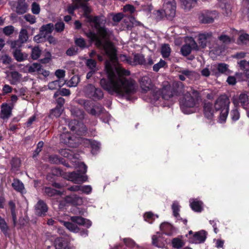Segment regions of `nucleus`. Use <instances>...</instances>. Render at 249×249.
<instances>
[{"mask_svg": "<svg viewBox=\"0 0 249 249\" xmlns=\"http://www.w3.org/2000/svg\"><path fill=\"white\" fill-rule=\"evenodd\" d=\"M105 69L107 79L102 78L100 80L101 87L109 93L115 92L119 95L125 96L128 100L131 96L137 92L135 82L131 78L117 76L109 62H106Z\"/></svg>", "mask_w": 249, "mask_h": 249, "instance_id": "f257e3e1", "label": "nucleus"}, {"mask_svg": "<svg viewBox=\"0 0 249 249\" xmlns=\"http://www.w3.org/2000/svg\"><path fill=\"white\" fill-rule=\"evenodd\" d=\"M107 34L105 37L93 31H89L87 34V36L91 42H95L96 46L103 47L106 54L111 61H116L117 60V50L113 43L109 40L111 33L107 28Z\"/></svg>", "mask_w": 249, "mask_h": 249, "instance_id": "f03ea898", "label": "nucleus"}, {"mask_svg": "<svg viewBox=\"0 0 249 249\" xmlns=\"http://www.w3.org/2000/svg\"><path fill=\"white\" fill-rule=\"evenodd\" d=\"M80 7L84 12L83 15L87 19L88 22L93 23L94 27L96 29L97 34L103 37L107 36V30L106 27V19L103 15L92 16L90 15L91 10L87 3H81Z\"/></svg>", "mask_w": 249, "mask_h": 249, "instance_id": "7ed1b4c3", "label": "nucleus"}, {"mask_svg": "<svg viewBox=\"0 0 249 249\" xmlns=\"http://www.w3.org/2000/svg\"><path fill=\"white\" fill-rule=\"evenodd\" d=\"M193 93L195 97L192 96L190 93L187 92L179 99L180 109L184 113H188V109L195 107L201 99L199 93L197 90H194Z\"/></svg>", "mask_w": 249, "mask_h": 249, "instance_id": "20e7f679", "label": "nucleus"}, {"mask_svg": "<svg viewBox=\"0 0 249 249\" xmlns=\"http://www.w3.org/2000/svg\"><path fill=\"white\" fill-rule=\"evenodd\" d=\"M230 100L225 95H220L215 101L214 107L215 111H220L219 120L221 123L225 122L229 111Z\"/></svg>", "mask_w": 249, "mask_h": 249, "instance_id": "39448f33", "label": "nucleus"}, {"mask_svg": "<svg viewBox=\"0 0 249 249\" xmlns=\"http://www.w3.org/2000/svg\"><path fill=\"white\" fill-rule=\"evenodd\" d=\"M79 168L77 172L67 173L64 178L77 184H80L87 181L88 176L84 175L87 171V165L82 163L79 165Z\"/></svg>", "mask_w": 249, "mask_h": 249, "instance_id": "423d86ee", "label": "nucleus"}, {"mask_svg": "<svg viewBox=\"0 0 249 249\" xmlns=\"http://www.w3.org/2000/svg\"><path fill=\"white\" fill-rule=\"evenodd\" d=\"M149 98L151 101H157L160 100V98L163 99L168 100L173 97L172 93L166 89H163L162 91L157 89L153 88L150 91Z\"/></svg>", "mask_w": 249, "mask_h": 249, "instance_id": "0eeeda50", "label": "nucleus"}, {"mask_svg": "<svg viewBox=\"0 0 249 249\" xmlns=\"http://www.w3.org/2000/svg\"><path fill=\"white\" fill-rule=\"evenodd\" d=\"M68 126L71 130L77 135L85 136L87 133L88 129L86 125L78 120H71Z\"/></svg>", "mask_w": 249, "mask_h": 249, "instance_id": "6e6552de", "label": "nucleus"}, {"mask_svg": "<svg viewBox=\"0 0 249 249\" xmlns=\"http://www.w3.org/2000/svg\"><path fill=\"white\" fill-rule=\"evenodd\" d=\"M165 18L172 20L176 15V3L175 0H167L163 4Z\"/></svg>", "mask_w": 249, "mask_h": 249, "instance_id": "1a4fd4ad", "label": "nucleus"}, {"mask_svg": "<svg viewBox=\"0 0 249 249\" xmlns=\"http://www.w3.org/2000/svg\"><path fill=\"white\" fill-rule=\"evenodd\" d=\"M79 103L83 105L85 109L89 114L92 116H99L100 113H98L95 108L99 107L95 105L93 102L88 100H80Z\"/></svg>", "mask_w": 249, "mask_h": 249, "instance_id": "9d476101", "label": "nucleus"}, {"mask_svg": "<svg viewBox=\"0 0 249 249\" xmlns=\"http://www.w3.org/2000/svg\"><path fill=\"white\" fill-rule=\"evenodd\" d=\"M207 238V232L204 230H201L196 232L191 237H189L190 243H202L205 242Z\"/></svg>", "mask_w": 249, "mask_h": 249, "instance_id": "9b49d317", "label": "nucleus"}, {"mask_svg": "<svg viewBox=\"0 0 249 249\" xmlns=\"http://www.w3.org/2000/svg\"><path fill=\"white\" fill-rule=\"evenodd\" d=\"M35 213L38 216H44L48 210L47 204L42 200H39L35 206Z\"/></svg>", "mask_w": 249, "mask_h": 249, "instance_id": "f8f14e48", "label": "nucleus"}, {"mask_svg": "<svg viewBox=\"0 0 249 249\" xmlns=\"http://www.w3.org/2000/svg\"><path fill=\"white\" fill-rule=\"evenodd\" d=\"M70 220L75 224L79 226H83L87 228H89L92 225V222L90 220L81 216H71Z\"/></svg>", "mask_w": 249, "mask_h": 249, "instance_id": "ddd939ff", "label": "nucleus"}, {"mask_svg": "<svg viewBox=\"0 0 249 249\" xmlns=\"http://www.w3.org/2000/svg\"><path fill=\"white\" fill-rule=\"evenodd\" d=\"M140 84L142 92H146L155 88L154 85L151 82V79L148 76H145L142 77Z\"/></svg>", "mask_w": 249, "mask_h": 249, "instance_id": "4468645a", "label": "nucleus"}, {"mask_svg": "<svg viewBox=\"0 0 249 249\" xmlns=\"http://www.w3.org/2000/svg\"><path fill=\"white\" fill-rule=\"evenodd\" d=\"M152 243L155 247L163 248L166 244L167 242L163 237L162 233L157 232L156 234L152 236Z\"/></svg>", "mask_w": 249, "mask_h": 249, "instance_id": "2eb2a0df", "label": "nucleus"}, {"mask_svg": "<svg viewBox=\"0 0 249 249\" xmlns=\"http://www.w3.org/2000/svg\"><path fill=\"white\" fill-rule=\"evenodd\" d=\"M46 178L48 181L47 184L48 185L58 189H60L63 187L61 183L57 182L58 178L49 173L47 174Z\"/></svg>", "mask_w": 249, "mask_h": 249, "instance_id": "dca6fc26", "label": "nucleus"}, {"mask_svg": "<svg viewBox=\"0 0 249 249\" xmlns=\"http://www.w3.org/2000/svg\"><path fill=\"white\" fill-rule=\"evenodd\" d=\"M214 110L213 105L210 102L204 103L203 105V113L204 116L208 120H212L213 117Z\"/></svg>", "mask_w": 249, "mask_h": 249, "instance_id": "f3484780", "label": "nucleus"}, {"mask_svg": "<svg viewBox=\"0 0 249 249\" xmlns=\"http://www.w3.org/2000/svg\"><path fill=\"white\" fill-rule=\"evenodd\" d=\"M12 187L17 192L23 195L26 193L24 185L19 179L15 178L12 183Z\"/></svg>", "mask_w": 249, "mask_h": 249, "instance_id": "a211bd4d", "label": "nucleus"}, {"mask_svg": "<svg viewBox=\"0 0 249 249\" xmlns=\"http://www.w3.org/2000/svg\"><path fill=\"white\" fill-rule=\"evenodd\" d=\"M212 36V34L205 33L200 34L198 36V43L199 45L202 48H204L207 46V43L210 40Z\"/></svg>", "mask_w": 249, "mask_h": 249, "instance_id": "6ab92c4d", "label": "nucleus"}, {"mask_svg": "<svg viewBox=\"0 0 249 249\" xmlns=\"http://www.w3.org/2000/svg\"><path fill=\"white\" fill-rule=\"evenodd\" d=\"M160 229L165 234L171 235L175 231L174 227L168 222H163L160 225Z\"/></svg>", "mask_w": 249, "mask_h": 249, "instance_id": "aec40b11", "label": "nucleus"}, {"mask_svg": "<svg viewBox=\"0 0 249 249\" xmlns=\"http://www.w3.org/2000/svg\"><path fill=\"white\" fill-rule=\"evenodd\" d=\"M53 244L55 249H69L67 242L65 239L62 237L56 238L54 241Z\"/></svg>", "mask_w": 249, "mask_h": 249, "instance_id": "412c9836", "label": "nucleus"}, {"mask_svg": "<svg viewBox=\"0 0 249 249\" xmlns=\"http://www.w3.org/2000/svg\"><path fill=\"white\" fill-rule=\"evenodd\" d=\"M55 188H52V186L44 187V193L46 196L49 197H53L56 196H60L62 194L60 191L57 190Z\"/></svg>", "mask_w": 249, "mask_h": 249, "instance_id": "4be33fe9", "label": "nucleus"}, {"mask_svg": "<svg viewBox=\"0 0 249 249\" xmlns=\"http://www.w3.org/2000/svg\"><path fill=\"white\" fill-rule=\"evenodd\" d=\"M0 230L5 237H9L10 229L4 218L0 216Z\"/></svg>", "mask_w": 249, "mask_h": 249, "instance_id": "5701e85b", "label": "nucleus"}, {"mask_svg": "<svg viewBox=\"0 0 249 249\" xmlns=\"http://www.w3.org/2000/svg\"><path fill=\"white\" fill-rule=\"evenodd\" d=\"M182 7L187 11L190 10L197 5L196 0H180Z\"/></svg>", "mask_w": 249, "mask_h": 249, "instance_id": "b1692460", "label": "nucleus"}, {"mask_svg": "<svg viewBox=\"0 0 249 249\" xmlns=\"http://www.w3.org/2000/svg\"><path fill=\"white\" fill-rule=\"evenodd\" d=\"M28 5L25 0H18L17 6V12L19 14H23L26 12Z\"/></svg>", "mask_w": 249, "mask_h": 249, "instance_id": "393cba45", "label": "nucleus"}, {"mask_svg": "<svg viewBox=\"0 0 249 249\" xmlns=\"http://www.w3.org/2000/svg\"><path fill=\"white\" fill-rule=\"evenodd\" d=\"M60 140L61 142L68 145L69 146L73 147V140L70 134H63L60 135Z\"/></svg>", "mask_w": 249, "mask_h": 249, "instance_id": "a878e982", "label": "nucleus"}, {"mask_svg": "<svg viewBox=\"0 0 249 249\" xmlns=\"http://www.w3.org/2000/svg\"><path fill=\"white\" fill-rule=\"evenodd\" d=\"M191 209L195 212L200 213L203 209V202L201 201L194 200L190 203Z\"/></svg>", "mask_w": 249, "mask_h": 249, "instance_id": "bb28decb", "label": "nucleus"}, {"mask_svg": "<svg viewBox=\"0 0 249 249\" xmlns=\"http://www.w3.org/2000/svg\"><path fill=\"white\" fill-rule=\"evenodd\" d=\"M8 205L9 206L10 212L11 213V216L13 222V224L14 225H16L17 222V214L16 212V205L13 201L10 200L8 202Z\"/></svg>", "mask_w": 249, "mask_h": 249, "instance_id": "cd10ccee", "label": "nucleus"}, {"mask_svg": "<svg viewBox=\"0 0 249 249\" xmlns=\"http://www.w3.org/2000/svg\"><path fill=\"white\" fill-rule=\"evenodd\" d=\"M238 102L244 108H247L249 104L248 96L246 93H241L239 96Z\"/></svg>", "mask_w": 249, "mask_h": 249, "instance_id": "c85d7f7f", "label": "nucleus"}, {"mask_svg": "<svg viewBox=\"0 0 249 249\" xmlns=\"http://www.w3.org/2000/svg\"><path fill=\"white\" fill-rule=\"evenodd\" d=\"M1 113L3 115L2 118H8L12 111V108L6 103L3 104L1 106Z\"/></svg>", "mask_w": 249, "mask_h": 249, "instance_id": "c756f323", "label": "nucleus"}, {"mask_svg": "<svg viewBox=\"0 0 249 249\" xmlns=\"http://www.w3.org/2000/svg\"><path fill=\"white\" fill-rule=\"evenodd\" d=\"M71 114L72 116L81 119L84 117V111L83 109L77 107H72L71 109Z\"/></svg>", "mask_w": 249, "mask_h": 249, "instance_id": "7c9ffc66", "label": "nucleus"}, {"mask_svg": "<svg viewBox=\"0 0 249 249\" xmlns=\"http://www.w3.org/2000/svg\"><path fill=\"white\" fill-rule=\"evenodd\" d=\"M63 225L70 231L73 232H78L80 228L73 222L69 221H64Z\"/></svg>", "mask_w": 249, "mask_h": 249, "instance_id": "2f4dec72", "label": "nucleus"}, {"mask_svg": "<svg viewBox=\"0 0 249 249\" xmlns=\"http://www.w3.org/2000/svg\"><path fill=\"white\" fill-rule=\"evenodd\" d=\"M13 55L15 59L18 62H22L27 58L28 55L24 56L20 50L16 49L13 52Z\"/></svg>", "mask_w": 249, "mask_h": 249, "instance_id": "473e14b6", "label": "nucleus"}, {"mask_svg": "<svg viewBox=\"0 0 249 249\" xmlns=\"http://www.w3.org/2000/svg\"><path fill=\"white\" fill-rule=\"evenodd\" d=\"M48 34H46L45 32H41V29H39V33L34 37V40L37 43L44 42L46 40Z\"/></svg>", "mask_w": 249, "mask_h": 249, "instance_id": "72a5a7b5", "label": "nucleus"}, {"mask_svg": "<svg viewBox=\"0 0 249 249\" xmlns=\"http://www.w3.org/2000/svg\"><path fill=\"white\" fill-rule=\"evenodd\" d=\"M103 97L104 93L102 90L101 89L95 88L90 99H92L95 101H97L101 100L103 98Z\"/></svg>", "mask_w": 249, "mask_h": 249, "instance_id": "f704fd0d", "label": "nucleus"}, {"mask_svg": "<svg viewBox=\"0 0 249 249\" xmlns=\"http://www.w3.org/2000/svg\"><path fill=\"white\" fill-rule=\"evenodd\" d=\"M42 71H43V69L42 68V66L40 64L38 63H34L28 68V71L30 73L37 71L39 73Z\"/></svg>", "mask_w": 249, "mask_h": 249, "instance_id": "c9c22d12", "label": "nucleus"}, {"mask_svg": "<svg viewBox=\"0 0 249 249\" xmlns=\"http://www.w3.org/2000/svg\"><path fill=\"white\" fill-rule=\"evenodd\" d=\"M133 61L135 64H138L141 65H143V64H145V59L144 55L140 53H136L134 55Z\"/></svg>", "mask_w": 249, "mask_h": 249, "instance_id": "e433bc0d", "label": "nucleus"}, {"mask_svg": "<svg viewBox=\"0 0 249 249\" xmlns=\"http://www.w3.org/2000/svg\"><path fill=\"white\" fill-rule=\"evenodd\" d=\"M42 32H45L46 34H51L54 30V25L52 23H48L45 25H43L40 28Z\"/></svg>", "mask_w": 249, "mask_h": 249, "instance_id": "4c0bfd02", "label": "nucleus"}, {"mask_svg": "<svg viewBox=\"0 0 249 249\" xmlns=\"http://www.w3.org/2000/svg\"><path fill=\"white\" fill-rule=\"evenodd\" d=\"M65 23L61 19L57 21L54 25V30L56 33H61L65 29Z\"/></svg>", "mask_w": 249, "mask_h": 249, "instance_id": "58836bf2", "label": "nucleus"}, {"mask_svg": "<svg viewBox=\"0 0 249 249\" xmlns=\"http://www.w3.org/2000/svg\"><path fill=\"white\" fill-rule=\"evenodd\" d=\"M161 53L163 58H167L169 56L171 53V49L168 44H165L162 46Z\"/></svg>", "mask_w": 249, "mask_h": 249, "instance_id": "ea45409f", "label": "nucleus"}, {"mask_svg": "<svg viewBox=\"0 0 249 249\" xmlns=\"http://www.w3.org/2000/svg\"><path fill=\"white\" fill-rule=\"evenodd\" d=\"M172 244L173 247L177 249H180L184 245L183 241L178 238H173L172 241Z\"/></svg>", "mask_w": 249, "mask_h": 249, "instance_id": "a19ab883", "label": "nucleus"}, {"mask_svg": "<svg viewBox=\"0 0 249 249\" xmlns=\"http://www.w3.org/2000/svg\"><path fill=\"white\" fill-rule=\"evenodd\" d=\"M75 45L81 49H84L87 47L86 42L84 38L82 37L76 38L74 39Z\"/></svg>", "mask_w": 249, "mask_h": 249, "instance_id": "79ce46f5", "label": "nucleus"}, {"mask_svg": "<svg viewBox=\"0 0 249 249\" xmlns=\"http://www.w3.org/2000/svg\"><path fill=\"white\" fill-rule=\"evenodd\" d=\"M41 50L38 47H35L32 49L31 58L33 60H37L41 55Z\"/></svg>", "mask_w": 249, "mask_h": 249, "instance_id": "37998d69", "label": "nucleus"}, {"mask_svg": "<svg viewBox=\"0 0 249 249\" xmlns=\"http://www.w3.org/2000/svg\"><path fill=\"white\" fill-rule=\"evenodd\" d=\"M28 39V32L26 29H22L19 33V39L21 43L26 42Z\"/></svg>", "mask_w": 249, "mask_h": 249, "instance_id": "c03bdc74", "label": "nucleus"}, {"mask_svg": "<svg viewBox=\"0 0 249 249\" xmlns=\"http://www.w3.org/2000/svg\"><path fill=\"white\" fill-rule=\"evenodd\" d=\"M95 89V87L92 84H88L85 89V93L86 96L89 98H91Z\"/></svg>", "mask_w": 249, "mask_h": 249, "instance_id": "a18cd8bd", "label": "nucleus"}, {"mask_svg": "<svg viewBox=\"0 0 249 249\" xmlns=\"http://www.w3.org/2000/svg\"><path fill=\"white\" fill-rule=\"evenodd\" d=\"M61 159V157L57 155H52L49 157V161L51 163L59 164L60 162H62Z\"/></svg>", "mask_w": 249, "mask_h": 249, "instance_id": "49530a36", "label": "nucleus"}, {"mask_svg": "<svg viewBox=\"0 0 249 249\" xmlns=\"http://www.w3.org/2000/svg\"><path fill=\"white\" fill-rule=\"evenodd\" d=\"M86 66L87 67L90 69V70H94L95 71H97L96 69V66H97V62L96 61L93 59H88L86 61Z\"/></svg>", "mask_w": 249, "mask_h": 249, "instance_id": "de8ad7c7", "label": "nucleus"}, {"mask_svg": "<svg viewBox=\"0 0 249 249\" xmlns=\"http://www.w3.org/2000/svg\"><path fill=\"white\" fill-rule=\"evenodd\" d=\"M71 91L69 89L62 88L61 89L57 91L53 95V97L56 98L59 95L62 96H68L70 95Z\"/></svg>", "mask_w": 249, "mask_h": 249, "instance_id": "09e8293b", "label": "nucleus"}, {"mask_svg": "<svg viewBox=\"0 0 249 249\" xmlns=\"http://www.w3.org/2000/svg\"><path fill=\"white\" fill-rule=\"evenodd\" d=\"M199 19L203 23H211L213 22L214 19L207 15L202 14L199 17Z\"/></svg>", "mask_w": 249, "mask_h": 249, "instance_id": "8fccbe9b", "label": "nucleus"}, {"mask_svg": "<svg viewBox=\"0 0 249 249\" xmlns=\"http://www.w3.org/2000/svg\"><path fill=\"white\" fill-rule=\"evenodd\" d=\"M172 210L173 211V215L176 217L179 216V212L180 210V206L178 202H174L172 205Z\"/></svg>", "mask_w": 249, "mask_h": 249, "instance_id": "3c124183", "label": "nucleus"}, {"mask_svg": "<svg viewBox=\"0 0 249 249\" xmlns=\"http://www.w3.org/2000/svg\"><path fill=\"white\" fill-rule=\"evenodd\" d=\"M49 173L57 177L58 178L59 177L64 176V172L59 167H54L52 168Z\"/></svg>", "mask_w": 249, "mask_h": 249, "instance_id": "603ef678", "label": "nucleus"}, {"mask_svg": "<svg viewBox=\"0 0 249 249\" xmlns=\"http://www.w3.org/2000/svg\"><path fill=\"white\" fill-rule=\"evenodd\" d=\"M44 145V142L42 141H39L37 144L36 147L34 150L33 154V158L35 159L36 158L41 151L42 147Z\"/></svg>", "mask_w": 249, "mask_h": 249, "instance_id": "864d4df0", "label": "nucleus"}, {"mask_svg": "<svg viewBox=\"0 0 249 249\" xmlns=\"http://www.w3.org/2000/svg\"><path fill=\"white\" fill-rule=\"evenodd\" d=\"M144 220L151 224L155 220V215L151 212H146L144 214Z\"/></svg>", "mask_w": 249, "mask_h": 249, "instance_id": "5fc2aeb1", "label": "nucleus"}, {"mask_svg": "<svg viewBox=\"0 0 249 249\" xmlns=\"http://www.w3.org/2000/svg\"><path fill=\"white\" fill-rule=\"evenodd\" d=\"M154 14L155 15L156 19L157 21L163 20L165 18L163 9L155 11L154 12Z\"/></svg>", "mask_w": 249, "mask_h": 249, "instance_id": "6e6d98bb", "label": "nucleus"}, {"mask_svg": "<svg viewBox=\"0 0 249 249\" xmlns=\"http://www.w3.org/2000/svg\"><path fill=\"white\" fill-rule=\"evenodd\" d=\"M80 79L78 75H73L69 81V86L70 87L77 86V84L80 82Z\"/></svg>", "mask_w": 249, "mask_h": 249, "instance_id": "4d7b16f0", "label": "nucleus"}, {"mask_svg": "<svg viewBox=\"0 0 249 249\" xmlns=\"http://www.w3.org/2000/svg\"><path fill=\"white\" fill-rule=\"evenodd\" d=\"M229 65L224 63H219L217 65V69L220 73H224L228 71Z\"/></svg>", "mask_w": 249, "mask_h": 249, "instance_id": "13d9d810", "label": "nucleus"}, {"mask_svg": "<svg viewBox=\"0 0 249 249\" xmlns=\"http://www.w3.org/2000/svg\"><path fill=\"white\" fill-rule=\"evenodd\" d=\"M191 51V48L188 44L183 45L181 48V53L184 56H187L189 55Z\"/></svg>", "mask_w": 249, "mask_h": 249, "instance_id": "bf43d9fd", "label": "nucleus"}, {"mask_svg": "<svg viewBox=\"0 0 249 249\" xmlns=\"http://www.w3.org/2000/svg\"><path fill=\"white\" fill-rule=\"evenodd\" d=\"M230 116L232 121L235 122L240 118V113L237 108L231 110Z\"/></svg>", "mask_w": 249, "mask_h": 249, "instance_id": "052dcab7", "label": "nucleus"}, {"mask_svg": "<svg viewBox=\"0 0 249 249\" xmlns=\"http://www.w3.org/2000/svg\"><path fill=\"white\" fill-rule=\"evenodd\" d=\"M166 65V62L164 60L160 59L159 62L154 65L153 70L154 71L158 72L160 68H163Z\"/></svg>", "mask_w": 249, "mask_h": 249, "instance_id": "680f3d73", "label": "nucleus"}, {"mask_svg": "<svg viewBox=\"0 0 249 249\" xmlns=\"http://www.w3.org/2000/svg\"><path fill=\"white\" fill-rule=\"evenodd\" d=\"M14 27L12 25H8L3 29V33L6 36H10L13 34Z\"/></svg>", "mask_w": 249, "mask_h": 249, "instance_id": "e2e57ef3", "label": "nucleus"}, {"mask_svg": "<svg viewBox=\"0 0 249 249\" xmlns=\"http://www.w3.org/2000/svg\"><path fill=\"white\" fill-rule=\"evenodd\" d=\"M63 109L56 107L54 108L51 110V114L52 116L55 117H59L62 114Z\"/></svg>", "mask_w": 249, "mask_h": 249, "instance_id": "0e129e2a", "label": "nucleus"}, {"mask_svg": "<svg viewBox=\"0 0 249 249\" xmlns=\"http://www.w3.org/2000/svg\"><path fill=\"white\" fill-rule=\"evenodd\" d=\"M90 145L92 153L97 152L100 149V143L97 141H93L90 142Z\"/></svg>", "mask_w": 249, "mask_h": 249, "instance_id": "69168bd1", "label": "nucleus"}, {"mask_svg": "<svg viewBox=\"0 0 249 249\" xmlns=\"http://www.w3.org/2000/svg\"><path fill=\"white\" fill-rule=\"evenodd\" d=\"M31 11L34 14H38L40 11L39 5L36 2H34L32 4Z\"/></svg>", "mask_w": 249, "mask_h": 249, "instance_id": "338daca9", "label": "nucleus"}, {"mask_svg": "<svg viewBox=\"0 0 249 249\" xmlns=\"http://www.w3.org/2000/svg\"><path fill=\"white\" fill-rule=\"evenodd\" d=\"M24 18L31 24H33L36 22V18L35 16L30 14L25 15L24 16Z\"/></svg>", "mask_w": 249, "mask_h": 249, "instance_id": "774afa93", "label": "nucleus"}]
</instances>
